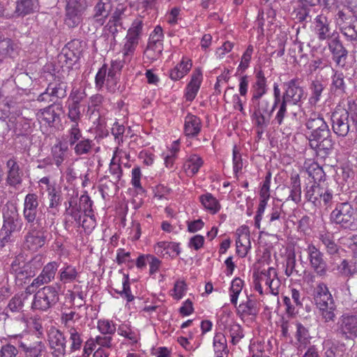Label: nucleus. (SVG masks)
Segmentation results:
<instances>
[{
	"instance_id": "nucleus-44",
	"label": "nucleus",
	"mask_w": 357,
	"mask_h": 357,
	"mask_svg": "<svg viewBox=\"0 0 357 357\" xmlns=\"http://www.w3.org/2000/svg\"><path fill=\"white\" fill-rule=\"evenodd\" d=\"M142 27L143 22L142 20L137 19L134 20L131 27L128 31L126 39L138 44L139 36L142 33Z\"/></svg>"
},
{
	"instance_id": "nucleus-64",
	"label": "nucleus",
	"mask_w": 357,
	"mask_h": 357,
	"mask_svg": "<svg viewBox=\"0 0 357 357\" xmlns=\"http://www.w3.org/2000/svg\"><path fill=\"white\" fill-rule=\"evenodd\" d=\"M18 351L15 347L10 344L3 346L0 350V357H15Z\"/></svg>"
},
{
	"instance_id": "nucleus-43",
	"label": "nucleus",
	"mask_w": 357,
	"mask_h": 357,
	"mask_svg": "<svg viewBox=\"0 0 357 357\" xmlns=\"http://www.w3.org/2000/svg\"><path fill=\"white\" fill-rule=\"evenodd\" d=\"M200 202L204 208L213 214L216 213L220 210V206L218 200L210 193L202 195Z\"/></svg>"
},
{
	"instance_id": "nucleus-54",
	"label": "nucleus",
	"mask_w": 357,
	"mask_h": 357,
	"mask_svg": "<svg viewBox=\"0 0 357 357\" xmlns=\"http://www.w3.org/2000/svg\"><path fill=\"white\" fill-rule=\"evenodd\" d=\"M319 195L321 204L323 203L324 206L326 207L331 206L333 197V192L331 189L325 188L320 184Z\"/></svg>"
},
{
	"instance_id": "nucleus-31",
	"label": "nucleus",
	"mask_w": 357,
	"mask_h": 357,
	"mask_svg": "<svg viewBox=\"0 0 357 357\" xmlns=\"http://www.w3.org/2000/svg\"><path fill=\"white\" fill-rule=\"evenodd\" d=\"M83 138L82 132L78 126V123H73L67 134L61 137V142L66 143V146L73 147L76 143Z\"/></svg>"
},
{
	"instance_id": "nucleus-45",
	"label": "nucleus",
	"mask_w": 357,
	"mask_h": 357,
	"mask_svg": "<svg viewBox=\"0 0 357 357\" xmlns=\"http://www.w3.org/2000/svg\"><path fill=\"white\" fill-rule=\"evenodd\" d=\"M93 141L83 137L80 141L76 143L73 147L76 155H82L89 154L93 146Z\"/></svg>"
},
{
	"instance_id": "nucleus-32",
	"label": "nucleus",
	"mask_w": 357,
	"mask_h": 357,
	"mask_svg": "<svg viewBox=\"0 0 357 357\" xmlns=\"http://www.w3.org/2000/svg\"><path fill=\"white\" fill-rule=\"evenodd\" d=\"M320 183L307 185L304 190V197L307 202L311 203L315 208H321V204L319 200Z\"/></svg>"
},
{
	"instance_id": "nucleus-8",
	"label": "nucleus",
	"mask_w": 357,
	"mask_h": 357,
	"mask_svg": "<svg viewBox=\"0 0 357 357\" xmlns=\"http://www.w3.org/2000/svg\"><path fill=\"white\" fill-rule=\"evenodd\" d=\"M28 231L24 236L23 248L33 252L42 248L46 241V231L41 223L26 224Z\"/></svg>"
},
{
	"instance_id": "nucleus-19",
	"label": "nucleus",
	"mask_w": 357,
	"mask_h": 357,
	"mask_svg": "<svg viewBox=\"0 0 357 357\" xmlns=\"http://www.w3.org/2000/svg\"><path fill=\"white\" fill-rule=\"evenodd\" d=\"M314 31L318 39L321 41L327 40L333 37L335 33L338 32L336 30H333L331 27L330 22L327 17L320 15L314 19Z\"/></svg>"
},
{
	"instance_id": "nucleus-25",
	"label": "nucleus",
	"mask_w": 357,
	"mask_h": 357,
	"mask_svg": "<svg viewBox=\"0 0 357 357\" xmlns=\"http://www.w3.org/2000/svg\"><path fill=\"white\" fill-rule=\"evenodd\" d=\"M112 10V3L111 0H99L94 8V18L100 24H103L105 19L109 16Z\"/></svg>"
},
{
	"instance_id": "nucleus-26",
	"label": "nucleus",
	"mask_w": 357,
	"mask_h": 357,
	"mask_svg": "<svg viewBox=\"0 0 357 357\" xmlns=\"http://www.w3.org/2000/svg\"><path fill=\"white\" fill-rule=\"evenodd\" d=\"M67 87L68 84L66 82L60 79H55L53 82L48 84L47 93H49L50 97L61 99L67 95Z\"/></svg>"
},
{
	"instance_id": "nucleus-10",
	"label": "nucleus",
	"mask_w": 357,
	"mask_h": 357,
	"mask_svg": "<svg viewBox=\"0 0 357 357\" xmlns=\"http://www.w3.org/2000/svg\"><path fill=\"white\" fill-rule=\"evenodd\" d=\"M86 8V0H68L66 6V24L69 27H75L79 25Z\"/></svg>"
},
{
	"instance_id": "nucleus-9",
	"label": "nucleus",
	"mask_w": 357,
	"mask_h": 357,
	"mask_svg": "<svg viewBox=\"0 0 357 357\" xmlns=\"http://www.w3.org/2000/svg\"><path fill=\"white\" fill-rule=\"evenodd\" d=\"M301 83L299 78L294 77L281 84L282 91H284V98L290 102V105L301 107L302 100L305 98L304 89Z\"/></svg>"
},
{
	"instance_id": "nucleus-20",
	"label": "nucleus",
	"mask_w": 357,
	"mask_h": 357,
	"mask_svg": "<svg viewBox=\"0 0 357 357\" xmlns=\"http://www.w3.org/2000/svg\"><path fill=\"white\" fill-rule=\"evenodd\" d=\"M310 147L316 151L317 154L321 155V157L328 155L333 150L334 142L332 139L331 131L324 134L323 137L309 142Z\"/></svg>"
},
{
	"instance_id": "nucleus-27",
	"label": "nucleus",
	"mask_w": 357,
	"mask_h": 357,
	"mask_svg": "<svg viewBox=\"0 0 357 357\" xmlns=\"http://www.w3.org/2000/svg\"><path fill=\"white\" fill-rule=\"evenodd\" d=\"M202 74L200 70H197L192 75L191 80L186 88L185 98L188 101L195 99L200 87Z\"/></svg>"
},
{
	"instance_id": "nucleus-35",
	"label": "nucleus",
	"mask_w": 357,
	"mask_h": 357,
	"mask_svg": "<svg viewBox=\"0 0 357 357\" xmlns=\"http://www.w3.org/2000/svg\"><path fill=\"white\" fill-rule=\"evenodd\" d=\"M290 193L288 199L292 200L296 204H298L301 201V187L299 175H292L290 178Z\"/></svg>"
},
{
	"instance_id": "nucleus-63",
	"label": "nucleus",
	"mask_w": 357,
	"mask_h": 357,
	"mask_svg": "<svg viewBox=\"0 0 357 357\" xmlns=\"http://www.w3.org/2000/svg\"><path fill=\"white\" fill-rule=\"evenodd\" d=\"M130 252H125L123 249L117 250L116 262L118 264L128 262V266L131 268L133 266V260L130 259Z\"/></svg>"
},
{
	"instance_id": "nucleus-58",
	"label": "nucleus",
	"mask_w": 357,
	"mask_h": 357,
	"mask_svg": "<svg viewBox=\"0 0 357 357\" xmlns=\"http://www.w3.org/2000/svg\"><path fill=\"white\" fill-rule=\"evenodd\" d=\"M98 328L102 334H114L116 331V327L112 324L108 320H99L98 322Z\"/></svg>"
},
{
	"instance_id": "nucleus-37",
	"label": "nucleus",
	"mask_w": 357,
	"mask_h": 357,
	"mask_svg": "<svg viewBox=\"0 0 357 357\" xmlns=\"http://www.w3.org/2000/svg\"><path fill=\"white\" fill-rule=\"evenodd\" d=\"M290 105V102L287 101L284 98L278 101L277 102H273L271 109L269 112V116L273 112L275 109H278V112L276 113L275 121L277 122L278 125H281L283 122L284 117L287 113V105Z\"/></svg>"
},
{
	"instance_id": "nucleus-46",
	"label": "nucleus",
	"mask_w": 357,
	"mask_h": 357,
	"mask_svg": "<svg viewBox=\"0 0 357 357\" xmlns=\"http://www.w3.org/2000/svg\"><path fill=\"white\" fill-rule=\"evenodd\" d=\"M115 158L113 157L110 163L109 171L113 175V180L109 181V184L111 187H116L117 183L121 180L123 175V170L120 164L114 162Z\"/></svg>"
},
{
	"instance_id": "nucleus-57",
	"label": "nucleus",
	"mask_w": 357,
	"mask_h": 357,
	"mask_svg": "<svg viewBox=\"0 0 357 357\" xmlns=\"http://www.w3.org/2000/svg\"><path fill=\"white\" fill-rule=\"evenodd\" d=\"M229 333L234 344H236L244 336L243 329L238 324H232L230 326Z\"/></svg>"
},
{
	"instance_id": "nucleus-24",
	"label": "nucleus",
	"mask_w": 357,
	"mask_h": 357,
	"mask_svg": "<svg viewBox=\"0 0 357 357\" xmlns=\"http://www.w3.org/2000/svg\"><path fill=\"white\" fill-rule=\"evenodd\" d=\"M19 47L10 38H3L0 39V61L6 58H13L18 53Z\"/></svg>"
},
{
	"instance_id": "nucleus-48",
	"label": "nucleus",
	"mask_w": 357,
	"mask_h": 357,
	"mask_svg": "<svg viewBox=\"0 0 357 357\" xmlns=\"http://www.w3.org/2000/svg\"><path fill=\"white\" fill-rule=\"evenodd\" d=\"M77 276V271L73 266L68 265L60 271V280L64 283L75 280Z\"/></svg>"
},
{
	"instance_id": "nucleus-15",
	"label": "nucleus",
	"mask_w": 357,
	"mask_h": 357,
	"mask_svg": "<svg viewBox=\"0 0 357 357\" xmlns=\"http://www.w3.org/2000/svg\"><path fill=\"white\" fill-rule=\"evenodd\" d=\"M305 126L311 130L308 137L309 142L323 137L324 134L330 132L329 127L323 116L320 114H312L307 120Z\"/></svg>"
},
{
	"instance_id": "nucleus-12",
	"label": "nucleus",
	"mask_w": 357,
	"mask_h": 357,
	"mask_svg": "<svg viewBox=\"0 0 357 357\" xmlns=\"http://www.w3.org/2000/svg\"><path fill=\"white\" fill-rule=\"evenodd\" d=\"M39 206L38 195L29 193L26 195L24 202L23 216L26 224H36L40 222L41 210Z\"/></svg>"
},
{
	"instance_id": "nucleus-23",
	"label": "nucleus",
	"mask_w": 357,
	"mask_h": 357,
	"mask_svg": "<svg viewBox=\"0 0 357 357\" xmlns=\"http://www.w3.org/2000/svg\"><path fill=\"white\" fill-rule=\"evenodd\" d=\"M37 116L47 124L49 127H55L56 124H58L61 121L60 115L56 112L54 105H50L40 109L38 112Z\"/></svg>"
},
{
	"instance_id": "nucleus-16",
	"label": "nucleus",
	"mask_w": 357,
	"mask_h": 357,
	"mask_svg": "<svg viewBox=\"0 0 357 357\" xmlns=\"http://www.w3.org/2000/svg\"><path fill=\"white\" fill-rule=\"evenodd\" d=\"M328 46L332 54L333 59L337 66L343 68L346 64L348 51L343 46L340 33H335L333 37L328 40Z\"/></svg>"
},
{
	"instance_id": "nucleus-11",
	"label": "nucleus",
	"mask_w": 357,
	"mask_h": 357,
	"mask_svg": "<svg viewBox=\"0 0 357 357\" xmlns=\"http://www.w3.org/2000/svg\"><path fill=\"white\" fill-rule=\"evenodd\" d=\"M354 215V208L351 204L347 202L337 203L331 213L330 219L332 222L347 228L352 223Z\"/></svg>"
},
{
	"instance_id": "nucleus-52",
	"label": "nucleus",
	"mask_w": 357,
	"mask_h": 357,
	"mask_svg": "<svg viewBox=\"0 0 357 357\" xmlns=\"http://www.w3.org/2000/svg\"><path fill=\"white\" fill-rule=\"evenodd\" d=\"M271 172L270 171L266 172L264 180L261 184L259 195L261 199L268 200L271 196L270 185L271 180Z\"/></svg>"
},
{
	"instance_id": "nucleus-29",
	"label": "nucleus",
	"mask_w": 357,
	"mask_h": 357,
	"mask_svg": "<svg viewBox=\"0 0 357 357\" xmlns=\"http://www.w3.org/2000/svg\"><path fill=\"white\" fill-rule=\"evenodd\" d=\"M354 262V257L350 261L343 259L340 264L332 268V271H337L339 275L344 278L353 277L354 274L357 273V268Z\"/></svg>"
},
{
	"instance_id": "nucleus-59",
	"label": "nucleus",
	"mask_w": 357,
	"mask_h": 357,
	"mask_svg": "<svg viewBox=\"0 0 357 357\" xmlns=\"http://www.w3.org/2000/svg\"><path fill=\"white\" fill-rule=\"evenodd\" d=\"M68 116L73 123H78L81 117L80 105L70 103L68 105Z\"/></svg>"
},
{
	"instance_id": "nucleus-41",
	"label": "nucleus",
	"mask_w": 357,
	"mask_h": 357,
	"mask_svg": "<svg viewBox=\"0 0 357 357\" xmlns=\"http://www.w3.org/2000/svg\"><path fill=\"white\" fill-rule=\"evenodd\" d=\"M203 160L197 155H192L189 159L184 163V169L192 176L198 172L199 168L203 165Z\"/></svg>"
},
{
	"instance_id": "nucleus-49",
	"label": "nucleus",
	"mask_w": 357,
	"mask_h": 357,
	"mask_svg": "<svg viewBox=\"0 0 357 357\" xmlns=\"http://www.w3.org/2000/svg\"><path fill=\"white\" fill-rule=\"evenodd\" d=\"M244 282L239 278H236L231 282V286L230 288L232 294H231V303L236 305L237 304V300L239 294L242 291V288L243 287Z\"/></svg>"
},
{
	"instance_id": "nucleus-55",
	"label": "nucleus",
	"mask_w": 357,
	"mask_h": 357,
	"mask_svg": "<svg viewBox=\"0 0 357 357\" xmlns=\"http://www.w3.org/2000/svg\"><path fill=\"white\" fill-rule=\"evenodd\" d=\"M30 131V123L25 119L17 121L15 124V128L13 130L15 135L17 137L27 135Z\"/></svg>"
},
{
	"instance_id": "nucleus-14",
	"label": "nucleus",
	"mask_w": 357,
	"mask_h": 357,
	"mask_svg": "<svg viewBox=\"0 0 357 357\" xmlns=\"http://www.w3.org/2000/svg\"><path fill=\"white\" fill-rule=\"evenodd\" d=\"M307 254L310 266L314 272L319 277H326L328 266L324 259V254L312 244L308 245Z\"/></svg>"
},
{
	"instance_id": "nucleus-36",
	"label": "nucleus",
	"mask_w": 357,
	"mask_h": 357,
	"mask_svg": "<svg viewBox=\"0 0 357 357\" xmlns=\"http://www.w3.org/2000/svg\"><path fill=\"white\" fill-rule=\"evenodd\" d=\"M68 151L66 143L62 142L61 140L52 147V155L55 165L59 167L65 159V155Z\"/></svg>"
},
{
	"instance_id": "nucleus-22",
	"label": "nucleus",
	"mask_w": 357,
	"mask_h": 357,
	"mask_svg": "<svg viewBox=\"0 0 357 357\" xmlns=\"http://www.w3.org/2000/svg\"><path fill=\"white\" fill-rule=\"evenodd\" d=\"M81 42L79 40H74L67 44L68 49L66 52L61 55V59H64L66 67L68 68H73V66L76 64L79 59L81 51L76 50L74 51L73 48L75 45L80 44Z\"/></svg>"
},
{
	"instance_id": "nucleus-3",
	"label": "nucleus",
	"mask_w": 357,
	"mask_h": 357,
	"mask_svg": "<svg viewBox=\"0 0 357 357\" xmlns=\"http://www.w3.org/2000/svg\"><path fill=\"white\" fill-rule=\"evenodd\" d=\"M3 223L0 230V245L10 241L12 234L20 231L22 225L17 207L13 204L6 205L3 208Z\"/></svg>"
},
{
	"instance_id": "nucleus-51",
	"label": "nucleus",
	"mask_w": 357,
	"mask_h": 357,
	"mask_svg": "<svg viewBox=\"0 0 357 357\" xmlns=\"http://www.w3.org/2000/svg\"><path fill=\"white\" fill-rule=\"evenodd\" d=\"M69 334L70 340L71 341V344L70 347V351L73 352L77 350H79L82 344V340L81 339L80 333L77 331L76 328L72 327L69 330Z\"/></svg>"
},
{
	"instance_id": "nucleus-61",
	"label": "nucleus",
	"mask_w": 357,
	"mask_h": 357,
	"mask_svg": "<svg viewBox=\"0 0 357 357\" xmlns=\"http://www.w3.org/2000/svg\"><path fill=\"white\" fill-rule=\"evenodd\" d=\"M141 169L139 167H135L132 170V184L138 190V192H144V188L141 185Z\"/></svg>"
},
{
	"instance_id": "nucleus-60",
	"label": "nucleus",
	"mask_w": 357,
	"mask_h": 357,
	"mask_svg": "<svg viewBox=\"0 0 357 357\" xmlns=\"http://www.w3.org/2000/svg\"><path fill=\"white\" fill-rule=\"evenodd\" d=\"M118 333L123 336L128 340H131L132 342L136 343L137 342L136 333L132 331L130 326L128 325H121L118 328Z\"/></svg>"
},
{
	"instance_id": "nucleus-4",
	"label": "nucleus",
	"mask_w": 357,
	"mask_h": 357,
	"mask_svg": "<svg viewBox=\"0 0 357 357\" xmlns=\"http://www.w3.org/2000/svg\"><path fill=\"white\" fill-rule=\"evenodd\" d=\"M314 300L325 321L326 322L333 321L335 317L336 305L325 283L321 282L317 286L314 290Z\"/></svg>"
},
{
	"instance_id": "nucleus-21",
	"label": "nucleus",
	"mask_w": 357,
	"mask_h": 357,
	"mask_svg": "<svg viewBox=\"0 0 357 357\" xmlns=\"http://www.w3.org/2000/svg\"><path fill=\"white\" fill-rule=\"evenodd\" d=\"M155 253L158 255L165 257V256L175 257L181 253L179 243L174 242L160 241L154 247Z\"/></svg>"
},
{
	"instance_id": "nucleus-34",
	"label": "nucleus",
	"mask_w": 357,
	"mask_h": 357,
	"mask_svg": "<svg viewBox=\"0 0 357 357\" xmlns=\"http://www.w3.org/2000/svg\"><path fill=\"white\" fill-rule=\"evenodd\" d=\"M26 299V296L21 294H15L8 302L6 308L5 309L6 314L9 316L8 312L20 313L24 311V301Z\"/></svg>"
},
{
	"instance_id": "nucleus-5",
	"label": "nucleus",
	"mask_w": 357,
	"mask_h": 357,
	"mask_svg": "<svg viewBox=\"0 0 357 357\" xmlns=\"http://www.w3.org/2000/svg\"><path fill=\"white\" fill-rule=\"evenodd\" d=\"M277 273L275 268L268 267V268H261L259 264H255L253 267V284L256 291L261 295L263 294V289L261 282H264L270 289L271 293L273 295L278 294V288L279 287L278 280H275Z\"/></svg>"
},
{
	"instance_id": "nucleus-40",
	"label": "nucleus",
	"mask_w": 357,
	"mask_h": 357,
	"mask_svg": "<svg viewBox=\"0 0 357 357\" xmlns=\"http://www.w3.org/2000/svg\"><path fill=\"white\" fill-rule=\"evenodd\" d=\"M342 34L349 40H357V17H353L351 20L346 23L342 28Z\"/></svg>"
},
{
	"instance_id": "nucleus-28",
	"label": "nucleus",
	"mask_w": 357,
	"mask_h": 357,
	"mask_svg": "<svg viewBox=\"0 0 357 357\" xmlns=\"http://www.w3.org/2000/svg\"><path fill=\"white\" fill-rule=\"evenodd\" d=\"M201 130V120L197 116L188 114L185 119L184 132L188 137L197 135Z\"/></svg>"
},
{
	"instance_id": "nucleus-17",
	"label": "nucleus",
	"mask_w": 357,
	"mask_h": 357,
	"mask_svg": "<svg viewBox=\"0 0 357 357\" xmlns=\"http://www.w3.org/2000/svg\"><path fill=\"white\" fill-rule=\"evenodd\" d=\"M49 347L54 357H62L66 354L67 340L59 330H51L48 333Z\"/></svg>"
},
{
	"instance_id": "nucleus-62",
	"label": "nucleus",
	"mask_w": 357,
	"mask_h": 357,
	"mask_svg": "<svg viewBox=\"0 0 357 357\" xmlns=\"http://www.w3.org/2000/svg\"><path fill=\"white\" fill-rule=\"evenodd\" d=\"M79 204L80 207L82 206L85 214L93 213V201L91 199L86 192L80 197Z\"/></svg>"
},
{
	"instance_id": "nucleus-50",
	"label": "nucleus",
	"mask_w": 357,
	"mask_h": 357,
	"mask_svg": "<svg viewBox=\"0 0 357 357\" xmlns=\"http://www.w3.org/2000/svg\"><path fill=\"white\" fill-rule=\"evenodd\" d=\"M58 268V264L55 261L48 263L43 268L42 273H40L41 278H44V281L47 283L50 282L52 279L54 278L56 272Z\"/></svg>"
},
{
	"instance_id": "nucleus-53",
	"label": "nucleus",
	"mask_w": 357,
	"mask_h": 357,
	"mask_svg": "<svg viewBox=\"0 0 357 357\" xmlns=\"http://www.w3.org/2000/svg\"><path fill=\"white\" fill-rule=\"evenodd\" d=\"M320 240L325 245L326 251L329 255L337 253L339 250L338 245L333 240L332 236L328 234L321 235Z\"/></svg>"
},
{
	"instance_id": "nucleus-7",
	"label": "nucleus",
	"mask_w": 357,
	"mask_h": 357,
	"mask_svg": "<svg viewBox=\"0 0 357 357\" xmlns=\"http://www.w3.org/2000/svg\"><path fill=\"white\" fill-rule=\"evenodd\" d=\"M40 266L39 260L33 259L27 262L20 261V257H17L11 264L10 271L15 275V279L21 283H26L35 276L36 271Z\"/></svg>"
},
{
	"instance_id": "nucleus-39",
	"label": "nucleus",
	"mask_w": 357,
	"mask_h": 357,
	"mask_svg": "<svg viewBox=\"0 0 357 357\" xmlns=\"http://www.w3.org/2000/svg\"><path fill=\"white\" fill-rule=\"evenodd\" d=\"M20 347L25 354V357H40L45 350V346L42 342H37L30 346L22 344Z\"/></svg>"
},
{
	"instance_id": "nucleus-33",
	"label": "nucleus",
	"mask_w": 357,
	"mask_h": 357,
	"mask_svg": "<svg viewBox=\"0 0 357 357\" xmlns=\"http://www.w3.org/2000/svg\"><path fill=\"white\" fill-rule=\"evenodd\" d=\"M309 89L310 91L309 103L310 105L314 106L320 101L325 86L321 81L315 79L310 83Z\"/></svg>"
},
{
	"instance_id": "nucleus-38",
	"label": "nucleus",
	"mask_w": 357,
	"mask_h": 357,
	"mask_svg": "<svg viewBox=\"0 0 357 357\" xmlns=\"http://www.w3.org/2000/svg\"><path fill=\"white\" fill-rule=\"evenodd\" d=\"M192 68L190 60L184 61L183 59L174 69L171 70L170 77L173 80H178L182 78Z\"/></svg>"
},
{
	"instance_id": "nucleus-2",
	"label": "nucleus",
	"mask_w": 357,
	"mask_h": 357,
	"mask_svg": "<svg viewBox=\"0 0 357 357\" xmlns=\"http://www.w3.org/2000/svg\"><path fill=\"white\" fill-rule=\"evenodd\" d=\"M332 130L338 137H345L349 133H357V111L335 109L331 115Z\"/></svg>"
},
{
	"instance_id": "nucleus-13",
	"label": "nucleus",
	"mask_w": 357,
	"mask_h": 357,
	"mask_svg": "<svg viewBox=\"0 0 357 357\" xmlns=\"http://www.w3.org/2000/svg\"><path fill=\"white\" fill-rule=\"evenodd\" d=\"M337 335L345 339L357 337V315L344 314L337 324Z\"/></svg>"
},
{
	"instance_id": "nucleus-18",
	"label": "nucleus",
	"mask_w": 357,
	"mask_h": 357,
	"mask_svg": "<svg viewBox=\"0 0 357 357\" xmlns=\"http://www.w3.org/2000/svg\"><path fill=\"white\" fill-rule=\"evenodd\" d=\"M6 182L7 185L17 188L22 183L23 172L14 156L6 162Z\"/></svg>"
},
{
	"instance_id": "nucleus-6",
	"label": "nucleus",
	"mask_w": 357,
	"mask_h": 357,
	"mask_svg": "<svg viewBox=\"0 0 357 357\" xmlns=\"http://www.w3.org/2000/svg\"><path fill=\"white\" fill-rule=\"evenodd\" d=\"M59 300V296L56 288L45 286L34 294L31 308L33 310L47 311L54 307Z\"/></svg>"
},
{
	"instance_id": "nucleus-56",
	"label": "nucleus",
	"mask_w": 357,
	"mask_h": 357,
	"mask_svg": "<svg viewBox=\"0 0 357 357\" xmlns=\"http://www.w3.org/2000/svg\"><path fill=\"white\" fill-rule=\"evenodd\" d=\"M242 167V156L238 147L235 145L233 149V169L236 176H238V174L239 171H241Z\"/></svg>"
},
{
	"instance_id": "nucleus-42",
	"label": "nucleus",
	"mask_w": 357,
	"mask_h": 357,
	"mask_svg": "<svg viewBox=\"0 0 357 357\" xmlns=\"http://www.w3.org/2000/svg\"><path fill=\"white\" fill-rule=\"evenodd\" d=\"M307 172L309 176L314 181L313 184L320 183L326 178V174L321 167L318 163L314 162L307 168Z\"/></svg>"
},
{
	"instance_id": "nucleus-47",
	"label": "nucleus",
	"mask_w": 357,
	"mask_h": 357,
	"mask_svg": "<svg viewBox=\"0 0 357 357\" xmlns=\"http://www.w3.org/2000/svg\"><path fill=\"white\" fill-rule=\"evenodd\" d=\"M332 90L337 93H344L346 85L344 83V74L339 71H335L332 76Z\"/></svg>"
},
{
	"instance_id": "nucleus-30",
	"label": "nucleus",
	"mask_w": 357,
	"mask_h": 357,
	"mask_svg": "<svg viewBox=\"0 0 357 357\" xmlns=\"http://www.w3.org/2000/svg\"><path fill=\"white\" fill-rule=\"evenodd\" d=\"M38 7V0H17L15 13L18 16H25L35 12Z\"/></svg>"
},
{
	"instance_id": "nucleus-1",
	"label": "nucleus",
	"mask_w": 357,
	"mask_h": 357,
	"mask_svg": "<svg viewBox=\"0 0 357 357\" xmlns=\"http://www.w3.org/2000/svg\"><path fill=\"white\" fill-rule=\"evenodd\" d=\"M266 78L261 71L257 74V81L254 85V91L251 99L253 108V114L251 116L252 123L257 128V133L263 132L264 128L267 126L268 120L266 121L264 113L269 114V102L265 99L260 100L261 96L266 93Z\"/></svg>"
}]
</instances>
